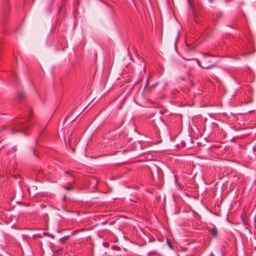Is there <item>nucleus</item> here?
Returning <instances> with one entry per match:
<instances>
[{
	"mask_svg": "<svg viewBox=\"0 0 256 256\" xmlns=\"http://www.w3.org/2000/svg\"><path fill=\"white\" fill-rule=\"evenodd\" d=\"M28 117L24 120H17V132H24V134H28L29 130L34 125L36 120L32 116V110L30 108L27 112Z\"/></svg>",
	"mask_w": 256,
	"mask_h": 256,
	"instance_id": "f257e3e1",
	"label": "nucleus"
},
{
	"mask_svg": "<svg viewBox=\"0 0 256 256\" xmlns=\"http://www.w3.org/2000/svg\"><path fill=\"white\" fill-rule=\"evenodd\" d=\"M27 100V96L24 92L22 89L17 90V103L25 102Z\"/></svg>",
	"mask_w": 256,
	"mask_h": 256,
	"instance_id": "f03ea898",
	"label": "nucleus"
},
{
	"mask_svg": "<svg viewBox=\"0 0 256 256\" xmlns=\"http://www.w3.org/2000/svg\"><path fill=\"white\" fill-rule=\"evenodd\" d=\"M207 230L210 232L213 237L216 238L218 236V230L215 225L210 224L207 227Z\"/></svg>",
	"mask_w": 256,
	"mask_h": 256,
	"instance_id": "7ed1b4c3",
	"label": "nucleus"
},
{
	"mask_svg": "<svg viewBox=\"0 0 256 256\" xmlns=\"http://www.w3.org/2000/svg\"><path fill=\"white\" fill-rule=\"evenodd\" d=\"M197 63H198V65L200 66L201 68H205V69H210V68H213V67H214L215 66V64H206L204 66H202L201 64V63H200V61L198 60H197Z\"/></svg>",
	"mask_w": 256,
	"mask_h": 256,
	"instance_id": "20e7f679",
	"label": "nucleus"
},
{
	"mask_svg": "<svg viewBox=\"0 0 256 256\" xmlns=\"http://www.w3.org/2000/svg\"><path fill=\"white\" fill-rule=\"evenodd\" d=\"M157 85V84H154L151 86L150 87H146L144 88V90L145 92H151V90L155 88V86Z\"/></svg>",
	"mask_w": 256,
	"mask_h": 256,
	"instance_id": "39448f33",
	"label": "nucleus"
},
{
	"mask_svg": "<svg viewBox=\"0 0 256 256\" xmlns=\"http://www.w3.org/2000/svg\"><path fill=\"white\" fill-rule=\"evenodd\" d=\"M70 238V236H65L62 238H61L60 240V242L62 243H64L66 240H68Z\"/></svg>",
	"mask_w": 256,
	"mask_h": 256,
	"instance_id": "423d86ee",
	"label": "nucleus"
},
{
	"mask_svg": "<svg viewBox=\"0 0 256 256\" xmlns=\"http://www.w3.org/2000/svg\"><path fill=\"white\" fill-rule=\"evenodd\" d=\"M204 56H214V55L208 53V52H202V53Z\"/></svg>",
	"mask_w": 256,
	"mask_h": 256,
	"instance_id": "0eeeda50",
	"label": "nucleus"
},
{
	"mask_svg": "<svg viewBox=\"0 0 256 256\" xmlns=\"http://www.w3.org/2000/svg\"><path fill=\"white\" fill-rule=\"evenodd\" d=\"M167 244H168V246L170 248H172V246L170 243V242L168 240H167Z\"/></svg>",
	"mask_w": 256,
	"mask_h": 256,
	"instance_id": "6e6552de",
	"label": "nucleus"
},
{
	"mask_svg": "<svg viewBox=\"0 0 256 256\" xmlns=\"http://www.w3.org/2000/svg\"><path fill=\"white\" fill-rule=\"evenodd\" d=\"M149 80H150V77L148 78V80L146 81V82L144 88L148 87Z\"/></svg>",
	"mask_w": 256,
	"mask_h": 256,
	"instance_id": "1a4fd4ad",
	"label": "nucleus"
},
{
	"mask_svg": "<svg viewBox=\"0 0 256 256\" xmlns=\"http://www.w3.org/2000/svg\"><path fill=\"white\" fill-rule=\"evenodd\" d=\"M188 1L190 6L192 8V0H188Z\"/></svg>",
	"mask_w": 256,
	"mask_h": 256,
	"instance_id": "9d476101",
	"label": "nucleus"
},
{
	"mask_svg": "<svg viewBox=\"0 0 256 256\" xmlns=\"http://www.w3.org/2000/svg\"><path fill=\"white\" fill-rule=\"evenodd\" d=\"M20 178V180L19 181V183H20V184L21 186H22V184L23 182V181L22 180V178Z\"/></svg>",
	"mask_w": 256,
	"mask_h": 256,
	"instance_id": "9b49d317",
	"label": "nucleus"
},
{
	"mask_svg": "<svg viewBox=\"0 0 256 256\" xmlns=\"http://www.w3.org/2000/svg\"><path fill=\"white\" fill-rule=\"evenodd\" d=\"M61 252H62V250H58V251H55L54 253H56V254H60Z\"/></svg>",
	"mask_w": 256,
	"mask_h": 256,
	"instance_id": "f8f14e48",
	"label": "nucleus"
},
{
	"mask_svg": "<svg viewBox=\"0 0 256 256\" xmlns=\"http://www.w3.org/2000/svg\"><path fill=\"white\" fill-rule=\"evenodd\" d=\"M65 188H66V190H71L70 188H68V186H65Z\"/></svg>",
	"mask_w": 256,
	"mask_h": 256,
	"instance_id": "ddd939ff",
	"label": "nucleus"
},
{
	"mask_svg": "<svg viewBox=\"0 0 256 256\" xmlns=\"http://www.w3.org/2000/svg\"><path fill=\"white\" fill-rule=\"evenodd\" d=\"M208 2H210V3H212L213 2H214V0H208Z\"/></svg>",
	"mask_w": 256,
	"mask_h": 256,
	"instance_id": "4468645a",
	"label": "nucleus"
},
{
	"mask_svg": "<svg viewBox=\"0 0 256 256\" xmlns=\"http://www.w3.org/2000/svg\"><path fill=\"white\" fill-rule=\"evenodd\" d=\"M65 172L66 174H70V172H68V171H66H66H65V172Z\"/></svg>",
	"mask_w": 256,
	"mask_h": 256,
	"instance_id": "2eb2a0df",
	"label": "nucleus"
},
{
	"mask_svg": "<svg viewBox=\"0 0 256 256\" xmlns=\"http://www.w3.org/2000/svg\"><path fill=\"white\" fill-rule=\"evenodd\" d=\"M17 204H21L19 202H17Z\"/></svg>",
	"mask_w": 256,
	"mask_h": 256,
	"instance_id": "dca6fc26",
	"label": "nucleus"
},
{
	"mask_svg": "<svg viewBox=\"0 0 256 256\" xmlns=\"http://www.w3.org/2000/svg\"><path fill=\"white\" fill-rule=\"evenodd\" d=\"M16 176H17V178L19 177L18 175L17 174L16 175Z\"/></svg>",
	"mask_w": 256,
	"mask_h": 256,
	"instance_id": "f3484780",
	"label": "nucleus"
},
{
	"mask_svg": "<svg viewBox=\"0 0 256 256\" xmlns=\"http://www.w3.org/2000/svg\"><path fill=\"white\" fill-rule=\"evenodd\" d=\"M177 256H180L179 254H177Z\"/></svg>",
	"mask_w": 256,
	"mask_h": 256,
	"instance_id": "a211bd4d",
	"label": "nucleus"
}]
</instances>
